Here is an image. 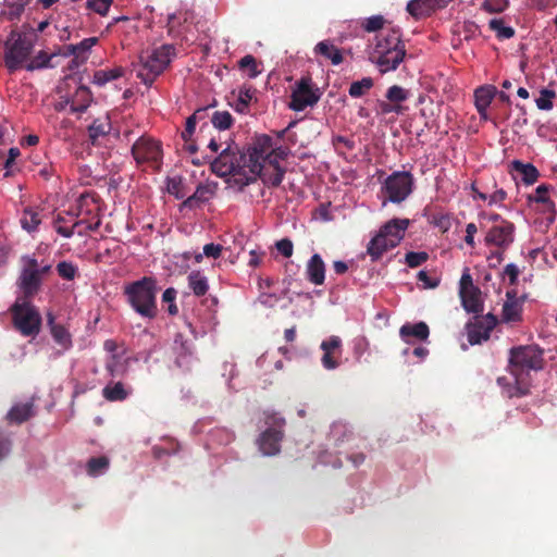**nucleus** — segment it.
<instances>
[{"label": "nucleus", "mask_w": 557, "mask_h": 557, "mask_svg": "<svg viewBox=\"0 0 557 557\" xmlns=\"http://www.w3.org/2000/svg\"><path fill=\"white\" fill-rule=\"evenodd\" d=\"M373 85L374 82L371 77H363L362 79L352 82L350 84L348 94L352 98H360L368 94Z\"/></svg>", "instance_id": "39"}, {"label": "nucleus", "mask_w": 557, "mask_h": 557, "mask_svg": "<svg viewBox=\"0 0 557 557\" xmlns=\"http://www.w3.org/2000/svg\"><path fill=\"white\" fill-rule=\"evenodd\" d=\"M375 45L373 49L375 52H380V49H406L404 41L401 40V33L398 28H391L382 32L375 37Z\"/></svg>", "instance_id": "22"}, {"label": "nucleus", "mask_w": 557, "mask_h": 557, "mask_svg": "<svg viewBox=\"0 0 557 557\" xmlns=\"http://www.w3.org/2000/svg\"><path fill=\"white\" fill-rule=\"evenodd\" d=\"M496 324L497 318L492 313L475 317L474 321H470L466 325L468 342L471 345H478L483 341H487Z\"/></svg>", "instance_id": "13"}, {"label": "nucleus", "mask_w": 557, "mask_h": 557, "mask_svg": "<svg viewBox=\"0 0 557 557\" xmlns=\"http://www.w3.org/2000/svg\"><path fill=\"white\" fill-rule=\"evenodd\" d=\"M555 97L556 92L554 90L547 88L542 89L540 97L535 100L537 108L545 111L552 110L554 107L553 99Z\"/></svg>", "instance_id": "50"}, {"label": "nucleus", "mask_w": 557, "mask_h": 557, "mask_svg": "<svg viewBox=\"0 0 557 557\" xmlns=\"http://www.w3.org/2000/svg\"><path fill=\"white\" fill-rule=\"evenodd\" d=\"M96 37L83 39L79 44L69 45L65 47L64 55H73L71 61V69L79 66L87 59V52L97 44Z\"/></svg>", "instance_id": "21"}, {"label": "nucleus", "mask_w": 557, "mask_h": 557, "mask_svg": "<svg viewBox=\"0 0 557 557\" xmlns=\"http://www.w3.org/2000/svg\"><path fill=\"white\" fill-rule=\"evenodd\" d=\"M405 259L409 268H417L429 259V255L425 251H410L406 253Z\"/></svg>", "instance_id": "54"}, {"label": "nucleus", "mask_w": 557, "mask_h": 557, "mask_svg": "<svg viewBox=\"0 0 557 557\" xmlns=\"http://www.w3.org/2000/svg\"><path fill=\"white\" fill-rule=\"evenodd\" d=\"M385 24V18L382 15H373L366 18L361 26L368 33H373L379 29H382Z\"/></svg>", "instance_id": "51"}, {"label": "nucleus", "mask_w": 557, "mask_h": 557, "mask_svg": "<svg viewBox=\"0 0 557 557\" xmlns=\"http://www.w3.org/2000/svg\"><path fill=\"white\" fill-rule=\"evenodd\" d=\"M166 189L169 194L173 195L176 199H184L187 194L182 176L169 177L166 182Z\"/></svg>", "instance_id": "43"}, {"label": "nucleus", "mask_w": 557, "mask_h": 557, "mask_svg": "<svg viewBox=\"0 0 557 557\" xmlns=\"http://www.w3.org/2000/svg\"><path fill=\"white\" fill-rule=\"evenodd\" d=\"M275 247L277 251L285 258H289L293 256L294 245L289 238H282L277 240Z\"/></svg>", "instance_id": "59"}, {"label": "nucleus", "mask_w": 557, "mask_h": 557, "mask_svg": "<svg viewBox=\"0 0 557 557\" xmlns=\"http://www.w3.org/2000/svg\"><path fill=\"white\" fill-rule=\"evenodd\" d=\"M51 59L52 55L46 53L45 51H40L28 63L25 64V69L29 72H33L35 70L48 67L50 66Z\"/></svg>", "instance_id": "45"}, {"label": "nucleus", "mask_w": 557, "mask_h": 557, "mask_svg": "<svg viewBox=\"0 0 557 557\" xmlns=\"http://www.w3.org/2000/svg\"><path fill=\"white\" fill-rule=\"evenodd\" d=\"M250 162V172L255 176V182L263 168H273L280 165L278 158L273 153V140L269 135H260L255 138L248 147Z\"/></svg>", "instance_id": "8"}, {"label": "nucleus", "mask_w": 557, "mask_h": 557, "mask_svg": "<svg viewBox=\"0 0 557 557\" xmlns=\"http://www.w3.org/2000/svg\"><path fill=\"white\" fill-rule=\"evenodd\" d=\"M173 350L176 355L175 364L185 371H189L196 358L194 357L193 343L185 339L182 334H176Z\"/></svg>", "instance_id": "17"}, {"label": "nucleus", "mask_w": 557, "mask_h": 557, "mask_svg": "<svg viewBox=\"0 0 557 557\" xmlns=\"http://www.w3.org/2000/svg\"><path fill=\"white\" fill-rule=\"evenodd\" d=\"M113 0H88L87 8L100 15H106Z\"/></svg>", "instance_id": "55"}, {"label": "nucleus", "mask_w": 557, "mask_h": 557, "mask_svg": "<svg viewBox=\"0 0 557 557\" xmlns=\"http://www.w3.org/2000/svg\"><path fill=\"white\" fill-rule=\"evenodd\" d=\"M111 125L109 122L95 121L89 127V136L96 140L100 136H104L110 132Z\"/></svg>", "instance_id": "52"}, {"label": "nucleus", "mask_w": 557, "mask_h": 557, "mask_svg": "<svg viewBox=\"0 0 557 557\" xmlns=\"http://www.w3.org/2000/svg\"><path fill=\"white\" fill-rule=\"evenodd\" d=\"M110 461L106 456L92 457L88 460L86 470L88 475L98 476L109 468Z\"/></svg>", "instance_id": "40"}, {"label": "nucleus", "mask_w": 557, "mask_h": 557, "mask_svg": "<svg viewBox=\"0 0 557 557\" xmlns=\"http://www.w3.org/2000/svg\"><path fill=\"white\" fill-rule=\"evenodd\" d=\"M475 288H478V287L474 286L471 274L469 273L468 270H466L462 273L460 282H459V294H466L467 292H469L471 289H475Z\"/></svg>", "instance_id": "61"}, {"label": "nucleus", "mask_w": 557, "mask_h": 557, "mask_svg": "<svg viewBox=\"0 0 557 557\" xmlns=\"http://www.w3.org/2000/svg\"><path fill=\"white\" fill-rule=\"evenodd\" d=\"M174 55L175 47L168 44L153 49L151 52L141 53L136 65L137 77L146 86H152L157 77L170 65Z\"/></svg>", "instance_id": "5"}, {"label": "nucleus", "mask_w": 557, "mask_h": 557, "mask_svg": "<svg viewBox=\"0 0 557 557\" xmlns=\"http://www.w3.org/2000/svg\"><path fill=\"white\" fill-rule=\"evenodd\" d=\"M432 223L442 233H446L451 227V216L449 214H435L432 216Z\"/></svg>", "instance_id": "57"}, {"label": "nucleus", "mask_w": 557, "mask_h": 557, "mask_svg": "<svg viewBox=\"0 0 557 557\" xmlns=\"http://www.w3.org/2000/svg\"><path fill=\"white\" fill-rule=\"evenodd\" d=\"M188 287L197 297L205 296L209 290L208 278L200 271H191L188 276Z\"/></svg>", "instance_id": "32"}, {"label": "nucleus", "mask_w": 557, "mask_h": 557, "mask_svg": "<svg viewBox=\"0 0 557 557\" xmlns=\"http://www.w3.org/2000/svg\"><path fill=\"white\" fill-rule=\"evenodd\" d=\"M409 226L408 219H392L382 225L376 235L369 242L367 253L373 262L380 260L388 250L399 245Z\"/></svg>", "instance_id": "4"}, {"label": "nucleus", "mask_w": 557, "mask_h": 557, "mask_svg": "<svg viewBox=\"0 0 557 557\" xmlns=\"http://www.w3.org/2000/svg\"><path fill=\"white\" fill-rule=\"evenodd\" d=\"M256 89L252 86H243L238 92V100L244 108H248L250 101L253 99Z\"/></svg>", "instance_id": "58"}, {"label": "nucleus", "mask_w": 557, "mask_h": 557, "mask_svg": "<svg viewBox=\"0 0 557 557\" xmlns=\"http://www.w3.org/2000/svg\"><path fill=\"white\" fill-rule=\"evenodd\" d=\"M233 122L234 119L228 111H215L211 116L212 125L219 131L228 129Z\"/></svg>", "instance_id": "42"}, {"label": "nucleus", "mask_w": 557, "mask_h": 557, "mask_svg": "<svg viewBox=\"0 0 557 557\" xmlns=\"http://www.w3.org/2000/svg\"><path fill=\"white\" fill-rule=\"evenodd\" d=\"M57 272L63 280L72 281L78 274V268L70 261H61L57 264Z\"/></svg>", "instance_id": "47"}, {"label": "nucleus", "mask_w": 557, "mask_h": 557, "mask_svg": "<svg viewBox=\"0 0 557 557\" xmlns=\"http://www.w3.org/2000/svg\"><path fill=\"white\" fill-rule=\"evenodd\" d=\"M322 92L314 86L309 75L298 79L290 94L288 108L293 111H304L307 107H313L321 98Z\"/></svg>", "instance_id": "11"}, {"label": "nucleus", "mask_w": 557, "mask_h": 557, "mask_svg": "<svg viewBox=\"0 0 557 557\" xmlns=\"http://www.w3.org/2000/svg\"><path fill=\"white\" fill-rule=\"evenodd\" d=\"M214 195V187L210 184H199L195 193L187 197L181 205V208L195 209L201 203L209 201Z\"/></svg>", "instance_id": "25"}, {"label": "nucleus", "mask_w": 557, "mask_h": 557, "mask_svg": "<svg viewBox=\"0 0 557 557\" xmlns=\"http://www.w3.org/2000/svg\"><path fill=\"white\" fill-rule=\"evenodd\" d=\"M453 0H411L407 4V11L414 17L419 18L430 15L437 9L445 8Z\"/></svg>", "instance_id": "20"}, {"label": "nucleus", "mask_w": 557, "mask_h": 557, "mask_svg": "<svg viewBox=\"0 0 557 557\" xmlns=\"http://www.w3.org/2000/svg\"><path fill=\"white\" fill-rule=\"evenodd\" d=\"M283 437L284 433L282 430L268 428L258 438L259 449L264 456H275L281 451Z\"/></svg>", "instance_id": "18"}, {"label": "nucleus", "mask_w": 557, "mask_h": 557, "mask_svg": "<svg viewBox=\"0 0 557 557\" xmlns=\"http://www.w3.org/2000/svg\"><path fill=\"white\" fill-rule=\"evenodd\" d=\"M511 170L521 175L525 185H533L540 176L539 170L532 163H523L520 160L511 162Z\"/></svg>", "instance_id": "27"}, {"label": "nucleus", "mask_w": 557, "mask_h": 557, "mask_svg": "<svg viewBox=\"0 0 557 557\" xmlns=\"http://www.w3.org/2000/svg\"><path fill=\"white\" fill-rule=\"evenodd\" d=\"M342 346V341L338 336H330L327 339L323 341L321 343V349L323 351H331L335 352L336 350H339Z\"/></svg>", "instance_id": "62"}, {"label": "nucleus", "mask_w": 557, "mask_h": 557, "mask_svg": "<svg viewBox=\"0 0 557 557\" xmlns=\"http://www.w3.org/2000/svg\"><path fill=\"white\" fill-rule=\"evenodd\" d=\"M33 42L23 34L12 32L4 42V64L10 73L25 67L33 51Z\"/></svg>", "instance_id": "7"}, {"label": "nucleus", "mask_w": 557, "mask_h": 557, "mask_svg": "<svg viewBox=\"0 0 557 557\" xmlns=\"http://www.w3.org/2000/svg\"><path fill=\"white\" fill-rule=\"evenodd\" d=\"M13 327L25 337H36L41 330V314L29 299L16 298L11 306Z\"/></svg>", "instance_id": "6"}, {"label": "nucleus", "mask_w": 557, "mask_h": 557, "mask_svg": "<svg viewBox=\"0 0 557 557\" xmlns=\"http://www.w3.org/2000/svg\"><path fill=\"white\" fill-rule=\"evenodd\" d=\"M102 395L109 401H122L127 398L128 392L121 382H117L113 385H107L102 389Z\"/></svg>", "instance_id": "38"}, {"label": "nucleus", "mask_w": 557, "mask_h": 557, "mask_svg": "<svg viewBox=\"0 0 557 557\" xmlns=\"http://www.w3.org/2000/svg\"><path fill=\"white\" fill-rule=\"evenodd\" d=\"M508 0H485L483 9L490 13H500L508 7Z\"/></svg>", "instance_id": "56"}, {"label": "nucleus", "mask_w": 557, "mask_h": 557, "mask_svg": "<svg viewBox=\"0 0 557 557\" xmlns=\"http://www.w3.org/2000/svg\"><path fill=\"white\" fill-rule=\"evenodd\" d=\"M63 222H64V218H62L61 215H58L57 219L54 220L55 232L65 238H70L75 234V230L85 223V220L76 221L70 227L62 225Z\"/></svg>", "instance_id": "44"}, {"label": "nucleus", "mask_w": 557, "mask_h": 557, "mask_svg": "<svg viewBox=\"0 0 557 557\" xmlns=\"http://www.w3.org/2000/svg\"><path fill=\"white\" fill-rule=\"evenodd\" d=\"M33 416V404H17L8 412V420L13 423H23Z\"/></svg>", "instance_id": "34"}, {"label": "nucleus", "mask_w": 557, "mask_h": 557, "mask_svg": "<svg viewBox=\"0 0 557 557\" xmlns=\"http://www.w3.org/2000/svg\"><path fill=\"white\" fill-rule=\"evenodd\" d=\"M41 223V219L39 216V212L34 210L33 208H26L23 211L22 218H21V225L23 230L27 231L28 233L34 232L37 230L38 225Z\"/></svg>", "instance_id": "37"}, {"label": "nucleus", "mask_w": 557, "mask_h": 557, "mask_svg": "<svg viewBox=\"0 0 557 557\" xmlns=\"http://www.w3.org/2000/svg\"><path fill=\"white\" fill-rule=\"evenodd\" d=\"M543 366V350L537 346L527 345L511 348L508 367L515 379V385L508 388V397L528 395L531 385L530 371H539Z\"/></svg>", "instance_id": "1"}, {"label": "nucleus", "mask_w": 557, "mask_h": 557, "mask_svg": "<svg viewBox=\"0 0 557 557\" xmlns=\"http://www.w3.org/2000/svg\"><path fill=\"white\" fill-rule=\"evenodd\" d=\"M263 416L264 423L268 425V428L282 430L286 423L285 419L274 411L267 410L263 412Z\"/></svg>", "instance_id": "53"}, {"label": "nucleus", "mask_w": 557, "mask_h": 557, "mask_svg": "<svg viewBox=\"0 0 557 557\" xmlns=\"http://www.w3.org/2000/svg\"><path fill=\"white\" fill-rule=\"evenodd\" d=\"M556 189L548 184H541L535 188L534 194H530L527 197L529 203L535 202L543 206L541 212L547 215L549 223H553L556 219V205L552 199V196H556Z\"/></svg>", "instance_id": "14"}, {"label": "nucleus", "mask_w": 557, "mask_h": 557, "mask_svg": "<svg viewBox=\"0 0 557 557\" xmlns=\"http://www.w3.org/2000/svg\"><path fill=\"white\" fill-rule=\"evenodd\" d=\"M504 274L508 276L510 285H516L518 282L520 270L515 263H509L505 267Z\"/></svg>", "instance_id": "64"}, {"label": "nucleus", "mask_w": 557, "mask_h": 557, "mask_svg": "<svg viewBox=\"0 0 557 557\" xmlns=\"http://www.w3.org/2000/svg\"><path fill=\"white\" fill-rule=\"evenodd\" d=\"M197 120L193 115L188 116L185 124V129L182 132V139L187 144L191 140L197 125Z\"/></svg>", "instance_id": "60"}, {"label": "nucleus", "mask_w": 557, "mask_h": 557, "mask_svg": "<svg viewBox=\"0 0 557 557\" xmlns=\"http://www.w3.org/2000/svg\"><path fill=\"white\" fill-rule=\"evenodd\" d=\"M238 66L240 70H248L249 71L248 76L250 78H256L261 72L258 69V63H257L256 58L251 54H247V55L243 57L238 61Z\"/></svg>", "instance_id": "49"}, {"label": "nucleus", "mask_w": 557, "mask_h": 557, "mask_svg": "<svg viewBox=\"0 0 557 557\" xmlns=\"http://www.w3.org/2000/svg\"><path fill=\"white\" fill-rule=\"evenodd\" d=\"M408 97H409V91L398 85L391 86L386 91L387 100L395 104H399V103L406 101L408 99Z\"/></svg>", "instance_id": "46"}, {"label": "nucleus", "mask_w": 557, "mask_h": 557, "mask_svg": "<svg viewBox=\"0 0 557 557\" xmlns=\"http://www.w3.org/2000/svg\"><path fill=\"white\" fill-rule=\"evenodd\" d=\"M132 154L137 163H157L161 161V144L149 136L139 137L132 146Z\"/></svg>", "instance_id": "12"}, {"label": "nucleus", "mask_w": 557, "mask_h": 557, "mask_svg": "<svg viewBox=\"0 0 557 557\" xmlns=\"http://www.w3.org/2000/svg\"><path fill=\"white\" fill-rule=\"evenodd\" d=\"M515 238V225L511 222L503 220L499 225L492 226L485 236V244L496 246L505 251Z\"/></svg>", "instance_id": "16"}, {"label": "nucleus", "mask_w": 557, "mask_h": 557, "mask_svg": "<svg viewBox=\"0 0 557 557\" xmlns=\"http://www.w3.org/2000/svg\"><path fill=\"white\" fill-rule=\"evenodd\" d=\"M176 295L177 290L174 287L166 288L162 294V302L166 304V311L170 315H176L178 313V308L176 306Z\"/></svg>", "instance_id": "48"}, {"label": "nucleus", "mask_w": 557, "mask_h": 557, "mask_svg": "<svg viewBox=\"0 0 557 557\" xmlns=\"http://www.w3.org/2000/svg\"><path fill=\"white\" fill-rule=\"evenodd\" d=\"M306 275L310 283L322 285L325 280V263L319 253H314L306 267Z\"/></svg>", "instance_id": "24"}, {"label": "nucleus", "mask_w": 557, "mask_h": 557, "mask_svg": "<svg viewBox=\"0 0 557 557\" xmlns=\"http://www.w3.org/2000/svg\"><path fill=\"white\" fill-rule=\"evenodd\" d=\"M285 175V169L281 165H274L273 168H263L257 178H261L262 182L271 187H277L281 185Z\"/></svg>", "instance_id": "33"}, {"label": "nucleus", "mask_w": 557, "mask_h": 557, "mask_svg": "<svg viewBox=\"0 0 557 557\" xmlns=\"http://www.w3.org/2000/svg\"><path fill=\"white\" fill-rule=\"evenodd\" d=\"M406 49H380V52H375L373 49L370 53V61L377 66L382 74H385L395 71L404 61Z\"/></svg>", "instance_id": "15"}, {"label": "nucleus", "mask_w": 557, "mask_h": 557, "mask_svg": "<svg viewBox=\"0 0 557 557\" xmlns=\"http://www.w3.org/2000/svg\"><path fill=\"white\" fill-rule=\"evenodd\" d=\"M508 300L503 306V319L507 322H516L521 319V308L516 300V292H507Z\"/></svg>", "instance_id": "31"}, {"label": "nucleus", "mask_w": 557, "mask_h": 557, "mask_svg": "<svg viewBox=\"0 0 557 557\" xmlns=\"http://www.w3.org/2000/svg\"><path fill=\"white\" fill-rule=\"evenodd\" d=\"M497 95V89L493 85L480 86L474 91V104L482 119H486L487 109Z\"/></svg>", "instance_id": "23"}, {"label": "nucleus", "mask_w": 557, "mask_h": 557, "mask_svg": "<svg viewBox=\"0 0 557 557\" xmlns=\"http://www.w3.org/2000/svg\"><path fill=\"white\" fill-rule=\"evenodd\" d=\"M159 286L153 276H143L124 286L123 294L129 307L143 319L154 320L158 317L157 295Z\"/></svg>", "instance_id": "3"}, {"label": "nucleus", "mask_w": 557, "mask_h": 557, "mask_svg": "<svg viewBox=\"0 0 557 557\" xmlns=\"http://www.w3.org/2000/svg\"><path fill=\"white\" fill-rule=\"evenodd\" d=\"M248 159V150L242 152L238 147L228 145L211 161V170L220 177L230 176L228 185L243 190L244 187L255 182Z\"/></svg>", "instance_id": "2"}, {"label": "nucleus", "mask_w": 557, "mask_h": 557, "mask_svg": "<svg viewBox=\"0 0 557 557\" xmlns=\"http://www.w3.org/2000/svg\"><path fill=\"white\" fill-rule=\"evenodd\" d=\"M122 67H114L111 70H98L94 73L92 82L98 86H103L107 83L117 79L123 76Z\"/></svg>", "instance_id": "36"}, {"label": "nucleus", "mask_w": 557, "mask_h": 557, "mask_svg": "<svg viewBox=\"0 0 557 557\" xmlns=\"http://www.w3.org/2000/svg\"><path fill=\"white\" fill-rule=\"evenodd\" d=\"M314 52L330 60L334 65L343 62L342 51L329 40L318 42L314 47Z\"/></svg>", "instance_id": "28"}, {"label": "nucleus", "mask_w": 557, "mask_h": 557, "mask_svg": "<svg viewBox=\"0 0 557 557\" xmlns=\"http://www.w3.org/2000/svg\"><path fill=\"white\" fill-rule=\"evenodd\" d=\"M488 26L495 32L499 40L509 39L515 36V29L511 26H506L502 18H492Z\"/></svg>", "instance_id": "41"}, {"label": "nucleus", "mask_w": 557, "mask_h": 557, "mask_svg": "<svg viewBox=\"0 0 557 557\" xmlns=\"http://www.w3.org/2000/svg\"><path fill=\"white\" fill-rule=\"evenodd\" d=\"M399 335L407 343H409V337L425 341L430 335V330L428 324L422 321L414 324L406 323L400 327Z\"/></svg>", "instance_id": "26"}, {"label": "nucleus", "mask_w": 557, "mask_h": 557, "mask_svg": "<svg viewBox=\"0 0 557 557\" xmlns=\"http://www.w3.org/2000/svg\"><path fill=\"white\" fill-rule=\"evenodd\" d=\"M91 102V92L90 90L85 86H79L72 100H71V111L83 113L87 110Z\"/></svg>", "instance_id": "30"}, {"label": "nucleus", "mask_w": 557, "mask_h": 557, "mask_svg": "<svg viewBox=\"0 0 557 557\" xmlns=\"http://www.w3.org/2000/svg\"><path fill=\"white\" fill-rule=\"evenodd\" d=\"M461 305L467 312L481 313L483 311V302L481 300L480 288L471 289L466 294H459Z\"/></svg>", "instance_id": "29"}, {"label": "nucleus", "mask_w": 557, "mask_h": 557, "mask_svg": "<svg viewBox=\"0 0 557 557\" xmlns=\"http://www.w3.org/2000/svg\"><path fill=\"white\" fill-rule=\"evenodd\" d=\"M29 1L30 0H17L15 2L7 3L5 8L1 10L0 16L8 21H15L20 18Z\"/></svg>", "instance_id": "35"}, {"label": "nucleus", "mask_w": 557, "mask_h": 557, "mask_svg": "<svg viewBox=\"0 0 557 557\" xmlns=\"http://www.w3.org/2000/svg\"><path fill=\"white\" fill-rule=\"evenodd\" d=\"M223 247L219 244L210 243L203 246V255L208 258L218 259L222 253Z\"/></svg>", "instance_id": "63"}, {"label": "nucleus", "mask_w": 557, "mask_h": 557, "mask_svg": "<svg viewBox=\"0 0 557 557\" xmlns=\"http://www.w3.org/2000/svg\"><path fill=\"white\" fill-rule=\"evenodd\" d=\"M22 261L23 267L16 281L22 295L17 298L33 300L42 285V278L38 275V261L30 256H24Z\"/></svg>", "instance_id": "10"}, {"label": "nucleus", "mask_w": 557, "mask_h": 557, "mask_svg": "<svg viewBox=\"0 0 557 557\" xmlns=\"http://www.w3.org/2000/svg\"><path fill=\"white\" fill-rule=\"evenodd\" d=\"M414 185L413 175L407 171H396L388 175L381 188L386 200L393 203H400L412 193Z\"/></svg>", "instance_id": "9"}, {"label": "nucleus", "mask_w": 557, "mask_h": 557, "mask_svg": "<svg viewBox=\"0 0 557 557\" xmlns=\"http://www.w3.org/2000/svg\"><path fill=\"white\" fill-rule=\"evenodd\" d=\"M47 324L53 341L61 347V352L69 350L73 345L72 335L69 330L64 325L57 323L52 313L47 314Z\"/></svg>", "instance_id": "19"}]
</instances>
